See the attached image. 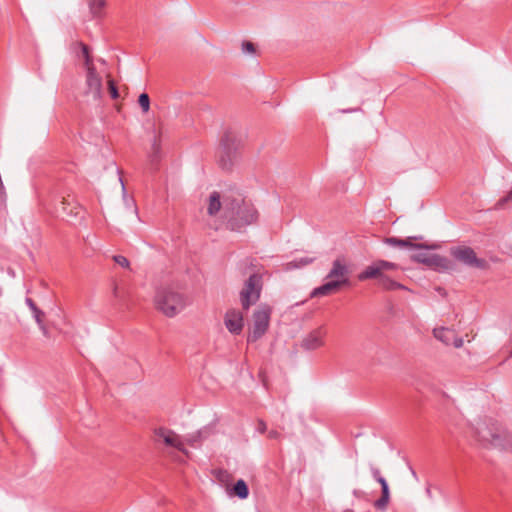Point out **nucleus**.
Returning <instances> with one entry per match:
<instances>
[{
  "label": "nucleus",
  "instance_id": "nucleus-13",
  "mask_svg": "<svg viewBox=\"0 0 512 512\" xmlns=\"http://www.w3.org/2000/svg\"><path fill=\"white\" fill-rule=\"evenodd\" d=\"M433 336L444 345H453L455 348H461L464 341L457 335L455 330L448 327H437L433 329Z\"/></svg>",
  "mask_w": 512,
  "mask_h": 512
},
{
  "label": "nucleus",
  "instance_id": "nucleus-37",
  "mask_svg": "<svg viewBox=\"0 0 512 512\" xmlns=\"http://www.w3.org/2000/svg\"><path fill=\"white\" fill-rule=\"evenodd\" d=\"M353 111H354L353 109H349V110H348V109H345V110H342V112H344V113L353 112Z\"/></svg>",
  "mask_w": 512,
  "mask_h": 512
},
{
  "label": "nucleus",
  "instance_id": "nucleus-20",
  "mask_svg": "<svg viewBox=\"0 0 512 512\" xmlns=\"http://www.w3.org/2000/svg\"><path fill=\"white\" fill-rule=\"evenodd\" d=\"M88 5L94 17H101L106 6L105 0H88Z\"/></svg>",
  "mask_w": 512,
  "mask_h": 512
},
{
  "label": "nucleus",
  "instance_id": "nucleus-1",
  "mask_svg": "<svg viewBox=\"0 0 512 512\" xmlns=\"http://www.w3.org/2000/svg\"><path fill=\"white\" fill-rule=\"evenodd\" d=\"M471 438L483 448L512 449V434L497 420L479 417L470 424Z\"/></svg>",
  "mask_w": 512,
  "mask_h": 512
},
{
  "label": "nucleus",
  "instance_id": "nucleus-6",
  "mask_svg": "<svg viewBox=\"0 0 512 512\" xmlns=\"http://www.w3.org/2000/svg\"><path fill=\"white\" fill-rule=\"evenodd\" d=\"M272 309L264 304L258 307L253 313V324L248 334V342H255L260 339L268 330Z\"/></svg>",
  "mask_w": 512,
  "mask_h": 512
},
{
  "label": "nucleus",
  "instance_id": "nucleus-29",
  "mask_svg": "<svg viewBox=\"0 0 512 512\" xmlns=\"http://www.w3.org/2000/svg\"><path fill=\"white\" fill-rule=\"evenodd\" d=\"M431 254H426V253H418L416 255L413 256V259L417 262H420V263H424L426 265L429 264V256Z\"/></svg>",
  "mask_w": 512,
  "mask_h": 512
},
{
  "label": "nucleus",
  "instance_id": "nucleus-25",
  "mask_svg": "<svg viewBox=\"0 0 512 512\" xmlns=\"http://www.w3.org/2000/svg\"><path fill=\"white\" fill-rule=\"evenodd\" d=\"M390 501V496H381L378 500L375 501L374 506L379 510H385Z\"/></svg>",
  "mask_w": 512,
  "mask_h": 512
},
{
  "label": "nucleus",
  "instance_id": "nucleus-35",
  "mask_svg": "<svg viewBox=\"0 0 512 512\" xmlns=\"http://www.w3.org/2000/svg\"><path fill=\"white\" fill-rule=\"evenodd\" d=\"M266 424L263 422V421H260L259 424H258V430L261 432V433H264L266 431Z\"/></svg>",
  "mask_w": 512,
  "mask_h": 512
},
{
  "label": "nucleus",
  "instance_id": "nucleus-3",
  "mask_svg": "<svg viewBox=\"0 0 512 512\" xmlns=\"http://www.w3.org/2000/svg\"><path fill=\"white\" fill-rule=\"evenodd\" d=\"M349 268L344 258H337L332 262L330 271L326 279L328 280L323 285L315 288L312 292V297L326 296L337 292L342 287L349 284Z\"/></svg>",
  "mask_w": 512,
  "mask_h": 512
},
{
  "label": "nucleus",
  "instance_id": "nucleus-31",
  "mask_svg": "<svg viewBox=\"0 0 512 512\" xmlns=\"http://www.w3.org/2000/svg\"><path fill=\"white\" fill-rule=\"evenodd\" d=\"M108 87H109V91H110L111 97L113 99L118 98L119 93H118L116 85L114 84V82L112 80H108Z\"/></svg>",
  "mask_w": 512,
  "mask_h": 512
},
{
  "label": "nucleus",
  "instance_id": "nucleus-11",
  "mask_svg": "<svg viewBox=\"0 0 512 512\" xmlns=\"http://www.w3.org/2000/svg\"><path fill=\"white\" fill-rule=\"evenodd\" d=\"M221 195L217 191H213L207 199V215L211 218L220 219L224 223V209L226 204L227 195Z\"/></svg>",
  "mask_w": 512,
  "mask_h": 512
},
{
  "label": "nucleus",
  "instance_id": "nucleus-23",
  "mask_svg": "<svg viewBox=\"0 0 512 512\" xmlns=\"http://www.w3.org/2000/svg\"><path fill=\"white\" fill-rule=\"evenodd\" d=\"M139 106L142 109V112L144 114L148 113L150 110V98L147 93H142L139 95L138 98Z\"/></svg>",
  "mask_w": 512,
  "mask_h": 512
},
{
  "label": "nucleus",
  "instance_id": "nucleus-34",
  "mask_svg": "<svg viewBox=\"0 0 512 512\" xmlns=\"http://www.w3.org/2000/svg\"><path fill=\"white\" fill-rule=\"evenodd\" d=\"M268 437L269 438H272V439H276V438H279L280 437V434L275 431V430H271L269 433H268Z\"/></svg>",
  "mask_w": 512,
  "mask_h": 512
},
{
  "label": "nucleus",
  "instance_id": "nucleus-4",
  "mask_svg": "<svg viewBox=\"0 0 512 512\" xmlns=\"http://www.w3.org/2000/svg\"><path fill=\"white\" fill-rule=\"evenodd\" d=\"M154 303L159 312L172 318L184 310L187 299L183 294L171 288H160L156 292Z\"/></svg>",
  "mask_w": 512,
  "mask_h": 512
},
{
  "label": "nucleus",
  "instance_id": "nucleus-24",
  "mask_svg": "<svg viewBox=\"0 0 512 512\" xmlns=\"http://www.w3.org/2000/svg\"><path fill=\"white\" fill-rule=\"evenodd\" d=\"M33 314H34L35 321L37 322V324L39 325V327L43 331V333L46 335L47 328L45 327L44 322H43L44 313L38 308V309H36V311H33Z\"/></svg>",
  "mask_w": 512,
  "mask_h": 512
},
{
  "label": "nucleus",
  "instance_id": "nucleus-10",
  "mask_svg": "<svg viewBox=\"0 0 512 512\" xmlns=\"http://www.w3.org/2000/svg\"><path fill=\"white\" fill-rule=\"evenodd\" d=\"M155 436L166 446L175 448L186 456L189 455L188 450L184 447L183 438L173 430L161 427L155 430Z\"/></svg>",
  "mask_w": 512,
  "mask_h": 512
},
{
  "label": "nucleus",
  "instance_id": "nucleus-12",
  "mask_svg": "<svg viewBox=\"0 0 512 512\" xmlns=\"http://www.w3.org/2000/svg\"><path fill=\"white\" fill-rule=\"evenodd\" d=\"M327 329L324 325L309 332L302 340L301 346L306 350H316L325 344Z\"/></svg>",
  "mask_w": 512,
  "mask_h": 512
},
{
  "label": "nucleus",
  "instance_id": "nucleus-28",
  "mask_svg": "<svg viewBox=\"0 0 512 512\" xmlns=\"http://www.w3.org/2000/svg\"><path fill=\"white\" fill-rule=\"evenodd\" d=\"M113 260L123 268H129L130 266L129 260L125 256L115 255Z\"/></svg>",
  "mask_w": 512,
  "mask_h": 512
},
{
  "label": "nucleus",
  "instance_id": "nucleus-7",
  "mask_svg": "<svg viewBox=\"0 0 512 512\" xmlns=\"http://www.w3.org/2000/svg\"><path fill=\"white\" fill-rule=\"evenodd\" d=\"M451 256L458 262L477 269H486L488 263L483 258H478L476 252L469 246H457L450 249Z\"/></svg>",
  "mask_w": 512,
  "mask_h": 512
},
{
  "label": "nucleus",
  "instance_id": "nucleus-8",
  "mask_svg": "<svg viewBox=\"0 0 512 512\" xmlns=\"http://www.w3.org/2000/svg\"><path fill=\"white\" fill-rule=\"evenodd\" d=\"M398 269L399 265L394 262L386 260H376L373 261L370 265H368L361 273H359L358 279L360 281L368 279H376L378 281L387 273H393Z\"/></svg>",
  "mask_w": 512,
  "mask_h": 512
},
{
  "label": "nucleus",
  "instance_id": "nucleus-5",
  "mask_svg": "<svg viewBox=\"0 0 512 512\" xmlns=\"http://www.w3.org/2000/svg\"><path fill=\"white\" fill-rule=\"evenodd\" d=\"M262 288V276L258 273L250 275L240 291V302L244 310H248L259 300Z\"/></svg>",
  "mask_w": 512,
  "mask_h": 512
},
{
  "label": "nucleus",
  "instance_id": "nucleus-18",
  "mask_svg": "<svg viewBox=\"0 0 512 512\" xmlns=\"http://www.w3.org/2000/svg\"><path fill=\"white\" fill-rule=\"evenodd\" d=\"M411 239L412 238L398 239V238H395V237H391V238H386L385 239V243H387L388 245L395 246V247H400V248H407V247H410V248H413V247L422 248L423 247L422 245H414L411 242Z\"/></svg>",
  "mask_w": 512,
  "mask_h": 512
},
{
  "label": "nucleus",
  "instance_id": "nucleus-2",
  "mask_svg": "<svg viewBox=\"0 0 512 512\" xmlns=\"http://www.w3.org/2000/svg\"><path fill=\"white\" fill-rule=\"evenodd\" d=\"M259 217L256 208L246 202L238 192H229L224 209V223L232 231H240L257 222Z\"/></svg>",
  "mask_w": 512,
  "mask_h": 512
},
{
  "label": "nucleus",
  "instance_id": "nucleus-26",
  "mask_svg": "<svg viewBox=\"0 0 512 512\" xmlns=\"http://www.w3.org/2000/svg\"><path fill=\"white\" fill-rule=\"evenodd\" d=\"M390 501V496H381L378 500L375 501L374 506L379 510H385Z\"/></svg>",
  "mask_w": 512,
  "mask_h": 512
},
{
  "label": "nucleus",
  "instance_id": "nucleus-22",
  "mask_svg": "<svg viewBox=\"0 0 512 512\" xmlns=\"http://www.w3.org/2000/svg\"><path fill=\"white\" fill-rule=\"evenodd\" d=\"M77 45L79 46V48L82 51V55L84 57V66H85V68L95 66L94 63H93V59H92V57H91V55L89 53L88 46L86 44L82 43V42L77 43Z\"/></svg>",
  "mask_w": 512,
  "mask_h": 512
},
{
  "label": "nucleus",
  "instance_id": "nucleus-19",
  "mask_svg": "<svg viewBox=\"0 0 512 512\" xmlns=\"http://www.w3.org/2000/svg\"><path fill=\"white\" fill-rule=\"evenodd\" d=\"M371 473L374 479L381 485L382 495L381 496H390L389 486L386 479L381 475V472L378 468L372 467Z\"/></svg>",
  "mask_w": 512,
  "mask_h": 512
},
{
  "label": "nucleus",
  "instance_id": "nucleus-36",
  "mask_svg": "<svg viewBox=\"0 0 512 512\" xmlns=\"http://www.w3.org/2000/svg\"><path fill=\"white\" fill-rule=\"evenodd\" d=\"M426 494H427V496H428L429 498H432V492H431V488H430V486H428V487L426 488Z\"/></svg>",
  "mask_w": 512,
  "mask_h": 512
},
{
  "label": "nucleus",
  "instance_id": "nucleus-17",
  "mask_svg": "<svg viewBox=\"0 0 512 512\" xmlns=\"http://www.w3.org/2000/svg\"><path fill=\"white\" fill-rule=\"evenodd\" d=\"M428 266L433 267L437 270H447L450 268V263L447 258L437 254H432L429 256Z\"/></svg>",
  "mask_w": 512,
  "mask_h": 512
},
{
  "label": "nucleus",
  "instance_id": "nucleus-16",
  "mask_svg": "<svg viewBox=\"0 0 512 512\" xmlns=\"http://www.w3.org/2000/svg\"><path fill=\"white\" fill-rule=\"evenodd\" d=\"M378 286L385 290H397V289H405V287L398 283L393 277L392 273H387L381 279L377 281Z\"/></svg>",
  "mask_w": 512,
  "mask_h": 512
},
{
  "label": "nucleus",
  "instance_id": "nucleus-32",
  "mask_svg": "<svg viewBox=\"0 0 512 512\" xmlns=\"http://www.w3.org/2000/svg\"><path fill=\"white\" fill-rule=\"evenodd\" d=\"M512 201V190L498 202V206L503 207L507 202Z\"/></svg>",
  "mask_w": 512,
  "mask_h": 512
},
{
  "label": "nucleus",
  "instance_id": "nucleus-38",
  "mask_svg": "<svg viewBox=\"0 0 512 512\" xmlns=\"http://www.w3.org/2000/svg\"><path fill=\"white\" fill-rule=\"evenodd\" d=\"M120 182H121L122 190L125 191L124 183L122 182L121 179H120Z\"/></svg>",
  "mask_w": 512,
  "mask_h": 512
},
{
  "label": "nucleus",
  "instance_id": "nucleus-21",
  "mask_svg": "<svg viewBox=\"0 0 512 512\" xmlns=\"http://www.w3.org/2000/svg\"><path fill=\"white\" fill-rule=\"evenodd\" d=\"M233 494L238 496L240 499H246L249 494L248 486L242 479L238 480L233 487Z\"/></svg>",
  "mask_w": 512,
  "mask_h": 512
},
{
  "label": "nucleus",
  "instance_id": "nucleus-15",
  "mask_svg": "<svg viewBox=\"0 0 512 512\" xmlns=\"http://www.w3.org/2000/svg\"><path fill=\"white\" fill-rule=\"evenodd\" d=\"M235 159V152H231L229 149L224 147L219 153L218 163L222 169L229 170L232 167Z\"/></svg>",
  "mask_w": 512,
  "mask_h": 512
},
{
  "label": "nucleus",
  "instance_id": "nucleus-27",
  "mask_svg": "<svg viewBox=\"0 0 512 512\" xmlns=\"http://www.w3.org/2000/svg\"><path fill=\"white\" fill-rule=\"evenodd\" d=\"M199 439H200V433L199 432L194 433L192 435H189V436L183 438L184 445L188 444L190 446H194L195 443L199 441Z\"/></svg>",
  "mask_w": 512,
  "mask_h": 512
},
{
  "label": "nucleus",
  "instance_id": "nucleus-30",
  "mask_svg": "<svg viewBox=\"0 0 512 512\" xmlns=\"http://www.w3.org/2000/svg\"><path fill=\"white\" fill-rule=\"evenodd\" d=\"M242 51L247 54H254L255 53V47L252 42L245 41L242 44Z\"/></svg>",
  "mask_w": 512,
  "mask_h": 512
},
{
  "label": "nucleus",
  "instance_id": "nucleus-33",
  "mask_svg": "<svg viewBox=\"0 0 512 512\" xmlns=\"http://www.w3.org/2000/svg\"><path fill=\"white\" fill-rule=\"evenodd\" d=\"M26 304L29 306V308L31 309V311H36V309H38V307L36 306V304L34 303V301L31 299V298H26Z\"/></svg>",
  "mask_w": 512,
  "mask_h": 512
},
{
  "label": "nucleus",
  "instance_id": "nucleus-9",
  "mask_svg": "<svg viewBox=\"0 0 512 512\" xmlns=\"http://www.w3.org/2000/svg\"><path fill=\"white\" fill-rule=\"evenodd\" d=\"M85 71L84 95L92 97L93 100H100L103 90L102 77L95 66L85 68Z\"/></svg>",
  "mask_w": 512,
  "mask_h": 512
},
{
  "label": "nucleus",
  "instance_id": "nucleus-14",
  "mask_svg": "<svg viewBox=\"0 0 512 512\" xmlns=\"http://www.w3.org/2000/svg\"><path fill=\"white\" fill-rule=\"evenodd\" d=\"M224 323L230 333L238 335L244 327L243 315L238 310H229L225 314Z\"/></svg>",
  "mask_w": 512,
  "mask_h": 512
}]
</instances>
